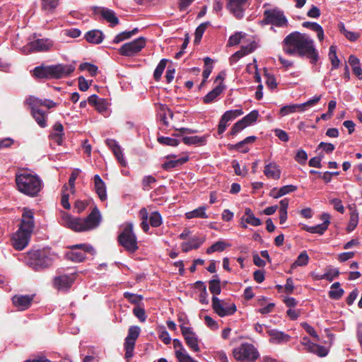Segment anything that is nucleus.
<instances>
[{"mask_svg": "<svg viewBox=\"0 0 362 362\" xmlns=\"http://www.w3.org/2000/svg\"><path fill=\"white\" fill-rule=\"evenodd\" d=\"M17 189L30 197H37L43 187V182L36 174L23 172L16 175Z\"/></svg>", "mask_w": 362, "mask_h": 362, "instance_id": "7ed1b4c3", "label": "nucleus"}, {"mask_svg": "<svg viewBox=\"0 0 362 362\" xmlns=\"http://www.w3.org/2000/svg\"><path fill=\"white\" fill-rule=\"evenodd\" d=\"M206 206H202L197 209H195L191 211H188L185 214V217L187 219H192L194 218H207L209 216L206 214Z\"/></svg>", "mask_w": 362, "mask_h": 362, "instance_id": "c9c22d12", "label": "nucleus"}, {"mask_svg": "<svg viewBox=\"0 0 362 362\" xmlns=\"http://www.w3.org/2000/svg\"><path fill=\"white\" fill-rule=\"evenodd\" d=\"M64 137V127L61 123H56L53 127V132L50 134L51 139L58 145H62Z\"/></svg>", "mask_w": 362, "mask_h": 362, "instance_id": "2f4dec72", "label": "nucleus"}, {"mask_svg": "<svg viewBox=\"0 0 362 362\" xmlns=\"http://www.w3.org/2000/svg\"><path fill=\"white\" fill-rule=\"evenodd\" d=\"M98 13L110 24L111 26H115L119 23V19L115 13L107 8L102 7L98 8Z\"/></svg>", "mask_w": 362, "mask_h": 362, "instance_id": "b1692460", "label": "nucleus"}, {"mask_svg": "<svg viewBox=\"0 0 362 362\" xmlns=\"http://www.w3.org/2000/svg\"><path fill=\"white\" fill-rule=\"evenodd\" d=\"M246 127L247 126L245 123L244 122L243 119H241L240 120L238 121L236 123L234 124L231 129L230 134L232 135H235L236 134H238V132H240Z\"/></svg>", "mask_w": 362, "mask_h": 362, "instance_id": "680f3d73", "label": "nucleus"}, {"mask_svg": "<svg viewBox=\"0 0 362 362\" xmlns=\"http://www.w3.org/2000/svg\"><path fill=\"white\" fill-rule=\"evenodd\" d=\"M25 103L30 107V108L45 107L47 109H51L57 106V103L49 99H40L34 96H29Z\"/></svg>", "mask_w": 362, "mask_h": 362, "instance_id": "aec40b11", "label": "nucleus"}, {"mask_svg": "<svg viewBox=\"0 0 362 362\" xmlns=\"http://www.w3.org/2000/svg\"><path fill=\"white\" fill-rule=\"evenodd\" d=\"M255 48V46L253 44H250L248 46L246 47H242L241 49L236 52L235 54H233L230 58V64L236 63L238 59L243 56L251 53Z\"/></svg>", "mask_w": 362, "mask_h": 362, "instance_id": "473e14b6", "label": "nucleus"}, {"mask_svg": "<svg viewBox=\"0 0 362 362\" xmlns=\"http://www.w3.org/2000/svg\"><path fill=\"white\" fill-rule=\"evenodd\" d=\"M330 204L334 206V209L341 214H344V207L342 204L341 201L337 198H333L329 200Z\"/></svg>", "mask_w": 362, "mask_h": 362, "instance_id": "338daca9", "label": "nucleus"}, {"mask_svg": "<svg viewBox=\"0 0 362 362\" xmlns=\"http://www.w3.org/2000/svg\"><path fill=\"white\" fill-rule=\"evenodd\" d=\"M94 187L97 194L101 201L107 199V190L105 183L98 175L94 176Z\"/></svg>", "mask_w": 362, "mask_h": 362, "instance_id": "a878e982", "label": "nucleus"}, {"mask_svg": "<svg viewBox=\"0 0 362 362\" xmlns=\"http://www.w3.org/2000/svg\"><path fill=\"white\" fill-rule=\"evenodd\" d=\"M283 50L288 55L306 57L312 64H316L320 58L314 40L307 34L297 31L284 39Z\"/></svg>", "mask_w": 362, "mask_h": 362, "instance_id": "f257e3e1", "label": "nucleus"}, {"mask_svg": "<svg viewBox=\"0 0 362 362\" xmlns=\"http://www.w3.org/2000/svg\"><path fill=\"white\" fill-rule=\"evenodd\" d=\"M166 64H167V59H163L160 61V62L157 65V66L154 71V74H153V76H154V78L156 81L160 80V78L163 74V72L166 66Z\"/></svg>", "mask_w": 362, "mask_h": 362, "instance_id": "3c124183", "label": "nucleus"}, {"mask_svg": "<svg viewBox=\"0 0 362 362\" xmlns=\"http://www.w3.org/2000/svg\"><path fill=\"white\" fill-rule=\"evenodd\" d=\"M208 135L199 136H185L182 139L183 142L187 145H204L206 143Z\"/></svg>", "mask_w": 362, "mask_h": 362, "instance_id": "72a5a7b5", "label": "nucleus"}, {"mask_svg": "<svg viewBox=\"0 0 362 362\" xmlns=\"http://www.w3.org/2000/svg\"><path fill=\"white\" fill-rule=\"evenodd\" d=\"M188 160V156H182L179 158H176L174 156H170L167 158V160L163 163L162 166L165 170H171L174 168L182 165Z\"/></svg>", "mask_w": 362, "mask_h": 362, "instance_id": "393cba45", "label": "nucleus"}, {"mask_svg": "<svg viewBox=\"0 0 362 362\" xmlns=\"http://www.w3.org/2000/svg\"><path fill=\"white\" fill-rule=\"evenodd\" d=\"M134 315L142 322H145L146 320V315L145 310L139 306H136L133 309Z\"/></svg>", "mask_w": 362, "mask_h": 362, "instance_id": "052dcab7", "label": "nucleus"}, {"mask_svg": "<svg viewBox=\"0 0 362 362\" xmlns=\"http://www.w3.org/2000/svg\"><path fill=\"white\" fill-rule=\"evenodd\" d=\"M233 354L234 358L240 362H253L259 356L257 349L249 343H243L235 348Z\"/></svg>", "mask_w": 362, "mask_h": 362, "instance_id": "423d86ee", "label": "nucleus"}, {"mask_svg": "<svg viewBox=\"0 0 362 362\" xmlns=\"http://www.w3.org/2000/svg\"><path fill=\"white\" fill-rule=\"evenodd\" d=\"M149 222L152 227L157 228L163 223L162 216L158 211L151 213L149 216Z\"/></svg>", "mask_w": 362, "mask_h": 362, "instance_id": "8fccbe9b", "label": "nucleus"}, {"mask_svg": "<svg viewBox=\"0 0 362 362\" xmlns=\"http://www.w3.org/2000/svg\"><path fill=\"white\" fill-rule=\"evenodd\" d=\"M267 333L270 337L269 341L272 344H284L289 341L291 339V337L288 334L278 329H269Z\"/></svg>", "mask_w": 362, "mask_h": 362, "instance_id": "4be33fe9", "label": "nucleus"}, {"mask_svg": "<svg viewBox=\"0 0 362 362\" xmlns=\"http://www.w3.org/2000/svg\"><path fill=\"white\" fill-rule=\"evenodd\" d=\"M158 141L161 144L171 146H177L179 144V141L177 139H175L174 138L167 137V136L158 137Z\"/></svg>", "mask_w": 362, "mask_h": 362, "instance_id": "13d9d810", "label": "nucleus"}, {"mask_svg": "<svg viewBox=\"0 0 362 362\" xmlns=\"http://www.w3.org/2000/svg\"><path fill=\"white\" fill-rule=\"evenodd\" d=\"M54 46V42L49 38L37 39L29 42L23 47V52L29 53L32 52H47Z\"/></svg>", "mask_w": 362, "mask_h": 362, "instance_id": "f8f14e48", "label": "nucleus"}, {"mask_svg": "<svg viewBox=\"0 0 362 362\" xmlns=\"http://www.w3.org/2000/svg\"><path fill=\"white\" fill-rule=\"evenodd\" d=\"M56 257L49 249L32 250L28 253V264L37 271L50 266Z\"/></svg>", "mask_w": 362, "mask_h": 362, "instance_id": "20e7f679", "label": "nucleus"}, {"mask_svg": "<svg viewBox=\"0 0 362 362\" xmlns=\"http://www.w3.org/2000/svg\"><path fill=\"white\" fill-rule=\"evenodd\" d=\"M102 220L99 210L95 207L86 218H74L64 211L59 212V223L76 232H83L96 228Z\"/></svg>", "mask_w": 362, "mask_h": 362, "instance_id": "f03ea898", "label": "nucleus"}, {"mask_svg": "<svg viewBox=\"0 0 362 362\" xmlns=\"http://www.w3.org/2000/svg\"><path fill=\"white\" fill-rule=\"evenodd\" d=\"M76 279L74 274H62L56 276L54 279V287L58 290H67L69 289Z\"/></svg>", "mask_w": 362, "mask_h": 362, "instance_id": "a211bd4d", "label": "nucleus"}, {"mask_svg": "<svg viewBox=\"0 0 362 362\" xmlns=\"http://www.w3.org/2000/svg\"><path fill=\"white\" fill-rule=\"evenodd\" d=\"M213 61L209 57H206L204 59V64H205V68L203 71L202 76L204 78V81H205L211 74L213 66H212Z\"/></svg>", "mask_w": 362, "mask_h": 362, "instance_id": "864d4df0", "label": "nucleus"}, {"mask_svg": "<svg viewBox=\"0 0 362 362\" xmlns=\"http://www.w3.org/2000/svg\"><path fill=\"white\" fill-rule=\"evenodd\" d=\"M146 45L144 37H138L132 42L124 44L119 49L121 55L132 57L139 53Z\"/></svg>", "mask_w": 362, "mask_h": 362, "instance_id": "9b49d317", "label": "nucleus"}, {"mask_svg": "<svg viewBox=\"0 0 362 362\" xmlns=\"http://www.w3.org/2000/svg\"><path fill=\"white\" fill-rule=\"evenodd\" d=\"M212 308L220 317L231 315L236 311V306L234 303L220 300L216 296L212 298Z\"/></svg>", "mask_w": 362, "mask_h": 362, "instance_id": "9d476101", "label": "nucleus"}, {"mask_svg": "<svg viewBox=\"0 0 362 362\" xmlns=\"http://www.w3.org/2000/svg\"><path fill=\"white\" fill-rule=\"evenodd\" d=\"M243 114V111L241 109L230 110L225 112L221 118L228 123Z\"/></svg>", "mask_w": 362, "mask_h": 362, "instance_id": "a18cd8bd", "label": "nucleus"}, {"mask_svg": "<svg viewBox=\"0 0 362 362\" xmlns=\"http://www.w3.org/2000/svg\"><path fill=\"white\" fill-rule=\"evenodd\" d=\"M310 257L306 251L301 252L296 261L291 264V269H294L298 267H305L309 262Z\"/></svg>", "mask_w": 362, "mask_h": 362, "instance_id": "4c0bfd02", "label": "nucleus"}, {"mask_svg": "<svg viewBox=\"0 0 362 362\" xmlns=\"http://www.w3.org/2000/svg\"><path fill=\"white\" fill-rule=\"evenodd\" d=\"M209 291L214 295H218L221 292L220 281L218 279H213L209 281Z\"/></svg>", "mask_w": 362, "mask_h": 362, "instance_id": "4d7b16f0", "label": "nucleus"}, {"mask_svg": "<svg viewBox=\"0 0 362 362\" xmlns=\"http://www.w3.org/2000/svg\"><path fill=\"white\" fill-rule=\"evenodd\" d=\"M105 144L112 150L117 161L122 166H126L127 162L124 159L121 146L119 145L118 142L115 139H107L105 141Z\"/></svg>", "mask_w": 362, "mask_h": 362, "instance_id": "6ab92c4d", "label": "nucleus"}, {"mask_svg": "<svg viewBox=\"0 0 362 362\" xmlns=\"http://www.w3.org/2000/svg\"><path fill=\"white\" fill-rule=\"evenodd\" d=\"M303 26L309 28L317 33V38L320 41L324 40V30L322 27L317 23L305 21L303 23Z\"/></svg>", "mask_w": 362, "mask_h": 362, "instance_id": "e433bc0d", "label": "nucleus"}, {"mask_svg": "<svg viewBox=\"0 0 362 362\" xmlns=\"http://www.w3.org/2000/svg\"><path fill=\"white\" fill-rule=\"evenodd\" d=\"M31 233L18 229L12 238V245L17 250H23L30 241Z\"/></svg>", "mask_w": 362, "mask_h": 362, "instance_id": "dca6fc26", "label": "nucleus"}, {"mask_svg": "<svg viewBox=\"0 0 362 362\" xmlns=\"http://www.w3.org/2000/svg\"><path fill=\"white\" fill-rule=\"evenodd\" d=\"M75 70L74 64H58L50 66L51 78H61L70 75Z\"/></svg>", "mask_w": 362, "mask_h": 362, "instance_id": "2eb2a0df", "label": "nucleus"}, {"mask_svg": "<svg viewBox=\"0 0 362 362\" xmlns=\"http://www.w3.org/2000/svg\"><path fill=\"white\" fill-rule=\"evenodd\" d=\"M230 245L223 240H219L214 243L211 247L207 248L206 253L211 254L215 252H222Z\"/></svg>", "mask_w": 362, "mask_h": 362, "instance_id": "79ce46f5", "label": "nucleus"}, {"mask_svg": "<svg viewBox=\"0 0 362 362\" xmlns=\"http://www.w3.org/2000/svg\"><path fill=\"white\" fill-rule=\"evenodd\" d=\"M358 223V214L354 210L350 214V219L347 226L346 230L348 232H351L355 229Z\"/></svg>", "mask_w": 362, "mask_h": 362, "instance_id": "09e8293b", "label": "nucleus"}, {"mask_svg": "<svg viewBox=\"0 0 362 362\" xmlns=\"http://www.w3.org/2000/svg\"><path fill=\"white\" fill-rule=\"evenodd\" d=\"M133 223H126L122 226V230L118 236L119 244L129 253H134L139 248L137 238L133 231Z\"/></svg>", "mask_w": 362, "mask_h": 362, "instance_id": "39448f33", "label": "nucleus"}, {"mask_svg": "<svg viewBox=\"0 0 362 362\" xmlns=\"http://www.w3.org/2000/svg\"><path fill=\"white\" fill-rule=\"evenodd\" d=\"M205 241V238L193 237L189 242L181 244L182 252H187L189 250L199 248Z\"/></svg>", "mask_w": 362, "mask_h": 362, "instance_id": "c85d7f7f", "label": "nucleus"}, {"mask_svg": "<svg viewBox=\"0 0 362 362\" xmlns=\"http://www.w3.org/2000/svg\"><path fill=\"white\" fill-rule=\"evenodd\" d=\"M312 349L311 353L315 354L320 357H325L328 354V349L323 346L315 344Z\"/></svg>", "mask_w": 362, "mask_h": 362, "instance_id": "bf43d9fd", "label": "nucleus"}, {"mask_svg": "<svg viewBox=\"0 0 362 362\" xmlns=\"http://www.w3.org/2000/svg\"><path fill=\"white\" fill-rule=\"evenodd\" d=\"M303 229L305 231L308 232L310 233L318 234L320 235H322L325 233L328 228L326 226H324L322 223H321L314 226L304 225L303 226Z\"/></svg>", "mask_w": 362, "mask_h": 362, "instance_id": "58836bf2", "label": "nucleus"}, {"mask_svg": "<svg viewBox=\"0 0 362 362\" xmlns=\"http://www.w3.org/2000/svg\"><path fill=\"white\" fill-rule=\"evenodd\" d=\"M69 248L70 250L66 252L65 257L66 259L74 262H83L87 253L92 255L95 253L93 246L88 244L74 245L70 246Z\"/></svg>", "mask_w": 362, "mask_h": 362, "instance_id": "0eeeda50", "label": "nucleus"}, {"mask_svg": "<svg viewBox=\"0 0 362 362\" xmlns=\"http://www.w3.org/2000/svg\"><path fill=\"white\" fill-rule=\"evenodd\" d=\"M252 0H226V8L237 18L244 16L245 11L251 4Z\"/></svg>", "mask_w": 362, "mask_h": 362, "instance_id": "ddd939ff", "label": "nucleus"}, {"mask_svg": "<svg viewBox=\"0 0 362 362\" xmlns=\"http://www.w3.org/2000/svg\"><path fill=\"white\" fill-rule=\"evenodd\" d=\"M180 330L187 346L194 352L200 351L199 339L196 333L189 327L180 326Z\"/></svg>", "mask_w": 362, "mask_h": 362, "instance_id": "4468645a", "label": "nucleus"}, {"mask_svg": "<svg viewBox=\"0 0 362 362\" xmlns=\"http://www.w3.org/2000/svg\"><path fill=\"white\" fill-rule=\"evenodd\" d=\"M124 296L132 303L138 304L142 300V297L141 296H138L136 294L125 292L124 293Z\"/></svg>", "mask_w": 362, "mask_h": 362, "instance_id": "e2e57ef3", "label": "nucleus"}, {"mask_svg": "<svg viewBox=\"0 0 362 362\" xmlns=\"http://www.w3.org/2000/svg\"><path fill=\"white\" fill-rule=\"evenodd\" d=\"M133 31L130 32H122V33H119L118 35H117L114 40H113V42L115 43V44H117L126 39H128L129 37H131V36L133 34Z\"/></svg>", "mask_w": 362, "mask_h": 362, "instance_id": "69168bd1", "label": "nucleus"}, {"mask_svg": "<svg viewBox=\"0 0 362 362\" xmlns=\"http://www.w3.org/2000/svg\"><path fill=\"white\" fill-rule=\"evenodd\" d=\"M81 71H87L91 76H94L97 74L98 67L90 63H83L79 66Z\"/></svg>", "mask_w": 362, "mask_h": 362, "instance_id": "5fc2aeb1", "label": "nucleus"}, {"mask_svg": "<svg viewBox=\"0 0 362 362\" xmlns=\"http://www.w3.org/2000/svg\"><path fill=\"white\" fill-rule=\"evenodd\" d=\"M328 56L331 62L332 69H337L339 66L340 60L337 57V48L334 45L330 46Z\"/></svg>", "mask_w": 362, "mask_h": 362, "instance_id": "37998d69", "label": "nucleus"}, {"mask_svg": "<svg viewBox=\"0 0 362 362\" xmlns=\"http://www.w3.org/2000/svg\"><path fill=\"white\" fill-rule=\"evenodd\" d=\"M344 293V290L340 288V284L335 282L331 286L329 296L330 298L338 300L343 296Z\"/></svg>", "mask_w": 362, "mask_h": 362, "instance_id": "ea45409f", "label": "nucleus"}, {"mask_svg": "<svg viewBox=\"0 0 362 362\" xmlns=\"http://www.w3.org/2000/svg\"><path fill=\"white\" fill-rule=\"evenodd\" d=\"M156 109L158 111V115L160 120L163 122L165 126L168 125V121L167 117H173L172 111L166 105L158 103L156 105Z\"/></svg>", "mask_w": 362, "mask_h": 362, "instance_id": "7c9ffc66", "label": "nucleus"}, {"mask_svg": "<svg viewBox=\"0 0 362 362\" xmlns=\"http://www.w3.org/2000/svg\"><path fill=\"white\" fill-rule=\"evenodd\" d=\"M295 159L298 163L305 164L308 160V155L304 150L300 149L297 151Z\"/></svg>", "mask_w": 362, "mask_h": 362, "instance_id": "774afa93", "label": "nucleus"}, {"mask_svg": "<svg viewBox=\"0 0 362 362\" xmlns=\"http://www.w3.org/2000/svg\"><path fill=\"white\" fill-rule=\"evenodd\" d=\"M209 22H205L203 23H201L196 29L195 30V40L194 41L196 42H198L200 41V40L202 37V35L206 30V28L209 25Z\"/></svg>", "mask_w": 362, "mask_h": 362, "instance_id": "6e6d98bb", "label": "nucleus"}, {"mask_svg": "<svg viewBox=\"0 0 362 362\" xmlns=\"http://www.w3.org/2000/svg\"><path fill=\"white\" fill-rule=\"evenodd\" d=\"M264 22L279 28H286L288 24L284 12L278 8L264 11Z\"/></svg>", "mask_w": 362, "mask_h": 362, "instance_id": "6e6552de", "label": "nucleus"}, {"mask_svg": "<svg viewBox=\"0 0 362 362\" xmlns=\"http://www.w3.org/2000/svg\"><path fill=\"white\" fill-rule=\"evenodd\" d=\"M34 226V211L32 209L23 208L19 229L32 233Z\"/></svg>", "mask_w": 362, "mask_h": 362, "instance_id": "f3484780", "label": "nucleus"}, {"mask_svg": "<svg viewBox=\"0 0 362 362\" xmlns=\"http://www.w3.org/2000/svg\"><path fill=\"white\" fill-rule=\"evenodd\" d=\"M173 347L175 349V356L179 362H184L190 356L184 348L180 340L177 339H173Z\"/></svg>", "mask_w": 362, "mask_h": 362, "instance_id": "bb28decb", "label": "nucleus"}, {"mask_svg": "<svg viewBox=\"0 0 362 362\" xmlns=\"http://www.w3.org/2000/svg\"><path fill=\"white\" fill-rule=\"evenodd\" d=\"M240 226L243 228H247V224H250L252 226H259L262 224V221L255 215L249 217L243 216L241 218Z\"/></svg>", "mask_w": 362, "mask_h": 362, "instance_id": "c03bdc74", "label": "nucleus"}, {"mask_svg": "<svg viewBox=\"0 0 362 362\" xmlns=\"http://www.w3.org/2000/svg\"><path fill=\"white\" fill-rule=\"evenodd\" d=\"M33 300V296L30 295H16L12 298L13 305L19 310L28 309Z\"/></svg>", "mask_w": 362, "mask_h": 362, "instance_id": "412c9836", "label": "nucleus"}, {"mask_svg": "<svg viewBox=\"0 0 362 362\" xmlns=\"http://www.w3.org/2000/svg\"><path fill=\"white\" fill-rule=\"evenodd\" d=\"M321 99V95H315L307 102L301 104H291L283 106L279 111L281 116L284 117L296 112H304L308 107H312L317 103Z\"/></svg>", "mask_w": 362, "mask_h": 362, "instance_id": "1a4fd4ad", "label": "nucleus"}, {"mask_svg": "<svg viewBox=\"0 0 362 362\" xmlns=\"http://www.w3.org/2000/svg\"><path fill=\"white\" fill-rule=\"evenodd\" d=\"M226 86L221 83L218 86L215 87L212 90L208 93L203 98V102L206 104L211 103L216 100L217 98L225 90Z\"/></svg>", "mask_w": 362, "mask_h": 362, "instance_id": "cd10ccee", "label": "nucleus"}, {"mask_svg": "<svg viewBox=\"0 0 362 362\" xmlns=\"http://www.w3.org/2000/svg\"><path fill=\"white\" fill-rule=\"evenodd\" d=\"M33 74L37 78H51L50 66H36L33 69Z\"/></svg>", "mask_w": 362, "mask_h": 362, "instance_id": "f704fd0d", "label": "nucleus"}, {"mask_svg": "<svg viewBox=\"0 0 362 362\" xmlns=\"http://www.w3.org/2000/svg\"><path fill=\"white\" fill-rule=\"evenodd\" d=\"M59 0H42V8L46 13H52L57 6Z\"/></svg>", "mask_w": 362, "mask_h": 362, "instance_id": "de8ad7c7", "label": "nucleus"}, {"mask_svg": "<svg viewBox=\"0 0 362 362\" xmlns=\"http://www.w3.org/2000/svg\"><path fill=\"white\" fill-rule=\"evenodd\" d=\"M85 38L88 42L98 45L103 42L104 35L99 30H92L86 33Z\"/></svg>", "mask_w": 362, "mask_h": 362, "instance_id": "c756f323", "label": "nucleus"}, {"mask_svg": "<svg viewBox=\"0 0 362 362\" xmlns=\"http://www.w3.org/2000/svg\"><path fill=\"white\" fill-rule=\"evenodd\" d=\"M259 116V112L257 110H252L249 114H247L246 116H245L243 119L244 122L245 123L246 126L248 127L252 124H254Z\"/></svg>", "mask_w": 362, "mask_h": 362, "instance_id": "603ef678", "label": "nucleus"}, {"mask_svg": "<svg viewBox=\"0 0 362 362\" xmlns=\"http://www.w3.org/2000/svg\"><path fill=\"white\" fill-rule=\"evenodd\" d=\"M264 173L269 179L279 180L281 177V170L276 163L271 162L264 167Z\"/></svg>", "mask_w": 362, "mask_h": 362, "instance_id": "5701e85b", "label": "nucleus"}, {"mask_svg": "<svg viewBox=\"0 0 362 362\" xmlns=\"http://www.w3.org/2000/svg\"><path fill=\"white\" fill-rule=\"evenodd\" d=\"M140 331H141V329H140L139 327L131 326L129 328L128 334H127V337L132 339L136 340V339L139 336Z\"/></svg>", "mask_w": 362, "mask_h": 362, "instance_id": "0e129e2a", "label": "nucleus"}, {"mask_svg": "<svg viewBox=\"0 0 362 362\" xmlns=\"http://www.w3.org/2000/svg\"><path fill=\"white\" fill-rule=\"evenodd\" d=\"M136 340L129 338H125L124 349L126 358H132L135 346Z\"/></svg>", "mask_w": 362, "mask_h": 362, "instance_id": "49530a36", "label": "nucleus"}, {"mask_svg": "<svg viewBox=\"0 0 362 362\" xmlns=\"http://www.w3.org/2000/svg\"><path fill=\"white\" fill-rule=\"evenodd\" d=\"M32 115L37 123L41 127L47 125L45 114L38 107L31 108Z\"/></svg>", "mask_w": 362, "mask_h": 362, "instance_id": "a19ab883", "label": "nucleus"}]
</instances>
